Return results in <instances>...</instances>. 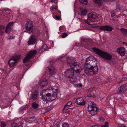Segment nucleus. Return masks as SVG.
<instances>
[{
  "mask_svg": "<svg viewBox=\"0 0 127 127\" xmlns=\"http://www.w3.org/2000/svg\"><path fill=\"white\" fill-rule=\"evenodd\" d=\"M36 31L37 32V34H38V35L39 34V33L40 32H39V31H38L37 30Z\"/></svg>",
  "mask_w": 127,
  "mask_h": 127,
  "instance_id": "6e6d98bb",
  "label": "nucleus"
},
{
  "mask_svg": "<svg viewBox=\"0 0 127 127\" xmlns=\"http://www.w3.org/2000/svg\"><path fill=\"white\" fill-rule=\"evenodd\" d=\"M116 8L120 9V6L119 5H117V6Z\"/></svg>",
  "mask_w": 127,
  "mask_h": 127,
  "instance_id": "864d4df0",
  "label": "nucleus"
},
{
  "mask_svg": "<svg viewBox=\"0 0 127 127\" xmlns=\"http://www.w3.org/2000/svg\"><path fill=\"white\" fill-rule=\"evenodd\" d=\"M118 53L122 56H124L125 54V49L123 47H121L117 49Z\"/></svg>",
  "mask_w": 127,
  "mask_h": 127,
  "instance_id": "dca6fc26",
  "label": "nucleus"
},
{
  "mask_svg": "<svg viewBox=\"0 0 127 127\" xmlns=\"http://www.w3.org/2000/svg\"><path fill=\"white\" fill-rule=\"evenodd\" d=\"M89 40L87 38H82L81 39V42H87Z\"/></svg>",
  "mask_w": 127,
  "mask_h": 127,
  "instance_id": "c85d7f7f",
  "label": "nucleus"
},
{
  "mask_svg": "<svg viewBox=\"0 0 127 127\" xmlns=\"http://www.w3.org/2000/svg\"><path fill=\"white\" fill-rule=\"evenodd\" d=\"M72 104V102L71 101H69L68 102L67 104L65 105L66 106H69L71 105Z\"/></svg>",
  "mask_w": 127,
  "mask_h": 127,
  "instance_id": "4c0bfd02",
  "label": "nucleus"
},
{
  "mask_svg": "<svg viewBox=\"0 0 127 127\" xmlns=\"http://www.w3.org/2000/svg\"><path fill=\"white\" fill-rule=\"evenodd\" d=\"M108 122H106L105 123L104 125L101 126V127H108Z\"/></svg>",
  "mask_w": 127,
  "mask_h": 127,
  "instance_id": "2f4dec72",
  "label": "nucleus"
},
{
  "mask_svg": "<svg viewBox=\"0 0 127 127\" xmlns=\"http://www.w3.org/2000/svg\"><path fill=\"white\" fill-rule=\"evenodd\" d=\"M70 106H66V105H65L64 106V109H65V110H68V109H71L70 108Z\"/></svg>",
  "mask_w": 127,
  "mask_h": 127,
  "instance_id": "a19ab883",
  "label": "nucleus"
},
{
  "mask_svg": "<svg viewBox=\"0 0 127 127\" xmlns=\"http://www.w3.org/2000/svg\"><path fill=\"white\" fill-rule=\"evenodd\" d=\"M68 34L66 32H64L63 33L62 35V38H64L68 36Z\"/></svg>",
  "mask_w": 127,
  "mask_h": 127,
  "instance_id": "f704fd0d",
  "label": "nucleus"
},
{
  "mask_svg": "<svg viewBox=\"0 0 127 127\" xmlns=\"http://www.w3.org/2000/svg\"><path fill=\"white\" fill-rule=\"evenodd\" d=\"M99 120L100 122H102L104 121V118L102 117H101L99 118Z\"/></svg>",
  "mask_w": 127,
  "mask_h": 127,
  "instance_id": "e433bc0d",
  "label": "nucleus"
},
{
  "mask_svg": "<svg viewBox=\"0 0 127 127\" xmlns=\"http://www.w3.org/2000/svg\"><path fill=\"white\" fill-rule=\"evenodd\" d=\"M18 125L17 123H13L11 125L12 127H18Z\"/></svg>",
  "mask_w": 127,
  "mask_h": 127,
  "instance_id": "c9c22d12",
  "label": "nucleus"
},
{
  "mask_svg": "<svg viewBox=\"0 0 127 127\" xmlns=\"http://www.w3.org/2000/svg\"><path fill=\"white\" fill-rule=\"evenodd\" d=\"M41 122V119H38V121H36L35 123H38V124H39Z\"/></svg>",
  "mask_w": 127,
  "mask_h": 127,
  "instance_id": "58836bf2",
  "label": "nucleus"
},
{
  "mask_svg": "<svg viewBox=\"0 0 127 127\" xmlns=\"http://www.w3.org/2000/svg\"><path fill=\"white\" fill-rule=\"evenodd\" d=\"M21 57L20 55H17L11 59L8 62V64L11 67H12L16 65V63Z\"/></svg>",
  "mask_w": 127,
  "mask_h": 127,
  "instance_id": "1a4fd4ad",
  "label": "nucleus"
},
{
  "mask_svg": "<svg viewBox=\"0 0 127 127\" xmlns=\"http://www.w3.org/2000/svg\"><path fill=\"white\" fill-rule=\"evenodd\" d=\"M97 61H90L88 63H85L87 66L91 67L94 70V72H97L98 70V68L97 66Z\"/></svg>",
  "mask_w": 127,
  "mask_h": 127,
  "instance_id": "423d86ee",
  "label": "nucleus"
},
{
  "mask_svg": "<svg viewBox=\"0 0 127 127\" xmlns=\"http://www.w3.org/2000/svg\"><path fill=\"white\" fill-rule=\"evenodd\" d=\"M48 82L47 80H42L40 81V82H39V84L42 87L46 86L48 84Z\"/></svg>",
  "mask_w": 127,
  "mask_h": 127,
  "instance_id": "6ab92c4d",
  "label": "nucleus"
},
{
  "mask_svg": "<svg viewBox=\"0 0 127 127\" xmlns=\"http://www.w3.org/2000/svg\"><path fill=\"white\" fill-rule=\"evenodd\" d=\"M87 96L88 97H93L94 98L95 97V95L93 93H91L90 94L87 95Z\"/></svg>",
  "mask_w": 127,
  "mask_h": 127,
  "instance_id": "cd10ccee",
  "label": "nucleus"
},
{
  "mask_svg": "<svg viewBox=\"0 0 127 127\" xmlns=\"http://www.w3.org/2000/svg\"><path fill=\"white\" fill-rule=\"evenodd\" d=\"M51 89L52 90V93H48L42 96V98L44 101H46V103H48L49 102L53 101L57 98V94L58 93V90L56 89L53 88L51 87L49 88L45 89V91H47Z\"/></svg>",
  "mask_w": 127,
  "mask_h": 127,
  "instance_id": "f257e3e1",
  "label": "nucleus"
},
{
  "mask_svg": "<svg viewBox=\"0 0 127 127\" xmlns=\"http://www.w3.org/2000/svg\"><path fill=\"white\" fill-rule=\"evenodd\" d=\"M14 38V37L13 38H11V37H10V38H9V39H13V38Z\"/></svg>",
  "mask_w": 127,
  "mask_h": 127,
  "instance_id": "e2e57ef3",
  "label": "nucleus"
},
{
  "mask_svg": "<svg viewBox=\"0 0 127 127\" xmlns=\"http://www.w3.org/2000/svg\"><path fill=\"white\" fill-rule=\"evenodd\" d=\"M74 71L72 69H67L65 72V76L67 78H72L74 75Z\"/></svg>",
  "mask_w": 127,
  "mask_h": 127,
  "instance_id": "9d476101",
  "label": "nucleus"
},
{
  "mask_svg": "<svg viewBox=\"0 0 127 127\" xmlns=\"http://www.w3.org/2000/svg\"><path fill=\"white\" fill-rule=\"evenodd\" d=\"M14 23L13 22H11L6 26L5 30V32L6 33H8L9 30H11V27L13 25Z\"/></svg>",
  "mask_w": 127,
  "mask_h": 127,
  "instance_id": "a211bd4d",
  "label": "nucleus"
},
{
  "mask_svg": "<svg viewBox=\"0 0 127 127\" xmlns=\"http://www.w3.org/2000/svg\"><path fill=\"white\" fill-rule=\"evenodd\" d=\"M98 109L96 105L94 102L89 101L88 103V110L92 115H94L97 113Z\"/></svg>",
  "mask_w": 127,
  "mask_h": 127,
  "instance_id": "7ed1b4c3",
  "label": "nucleus"
},
{
  "mask_svg": "<svg viewBox=\"0 0 127 127\" xmlns=\"http://www.w3.org/2000/svg\"><path fill=\"white\" fill-rule=\"evenodd\" d=\"M37 92L36 91H35L32 93V96L31 98L33 100H35L37 97Z\"/></svg>",
  "mask_w": 127,
  "mask_h": 127,
  "instance_id": "4be33fe9",
  "label": "nucleus"
},
{
  "mask_svg": "<svg viewBox=\"0 0 127 127\" xmlns=\"http://www.w3.org/2000/svg\"><path fill=\"white\" fill-rule=\"evenodd\" d=\"M124 43H125V45H126L127 46V43H125V42H123Z\"/></svg>",
  "mask_w": 127,
  "mask_h": 127,
  "instance_id": "bf43d9fd",
  "label": "nucleus"
},
{
  "mask_svg": "<svg viewBox=\"0 0 127 127\" xmlns=\"http://www.w3.org/2000/svg\"><path fill=\"white\" fill-rule=\"evenodd\" d=\"M79 2L81 3L86 4L88 2L87 0H79Z\"/></svg>",
  "mask_w": 127,
  "mask_h": 127,
  "instance_id": "c756f323",
  "label": "nucleus"
},
{
  "mask_svg": "<svg viewBox=\"0 0 127 127\" xmlns=\"http://www.w3.org/2000/svg\"><path fill=\"white\" fill-rule=\"evenodd\" d=\"M66 62L68 64L70 65H71L73 64V63H72V61L71 60L70 58L69 57L68 58L66 59Z\"/></svg>",
  "mask_w": 127,
  "mask_h": 127,
  "instance_id": "393cba45",
  "label": "nucleus"
},
{
  "mask_svg": "<svg viewBox=\"0 0 127 127\" xmlns=\"http://www.w3.org/2000/svg\"><path fill=\"white\" fill-rule=\"evenodd\" d=\"M60 17L59 16H58L57 15H56V19H57V20H59L60 19Z\"/></svg>",
  "mask_w": 127,
  "mask_h": 127,
  "instance_id": "49530a36",
  "label": "nucleus"
},
{
  "mask_svg": "<svg viewBox=\"0 0 127 127\" xmlns=\"http://www.w3.org/2000/svg\"><path fill=\"white\" fill-rule=\"evenodd\" d=\"M36 50H31L25 56L23 62L24 63H25L29 61L35 55L37 52Z\"/></svg>",
  "mask_w": 127,
  "mask_h": 127,
  "instance_id": "39448f33",
  "label": "nucleus"
},
{
  "mask_svg": "<svg viewBox=\"0 0 127 127\" xmlns=\"http://www.w3.org/2000/svg\"><path fill=\"white\" fill-rule=\"evenodd\" d=\"M103 1L105 2L112 1L113 0H103Z\"/></svg>",
  "mask_w": 127,
  "mask_h": 127,
  "instance_id": "a18cd8bd",
  "label": "nucleus"
},
{
  "mask_svg": "<svg viewBox=\"0 0 127 127\" xmlns=\"http://www.w3.org/2000/svg\"><path fill=\"white\" fill-rule=\"evenodd\" d=\"M80 9L81 14L83 15H85L87 13V10L85 8H80Z\"/></svg>",
  "mask_w": 127,
  "mask_h": 127,
  "instance_id": "412c9836",
  "label": "nucleus"
},
{
  "mask_svg": "<svg viewBox=\"0 0 127 127\" xmlns=\"http://www.w3.org/2000/svg\"><path fill=\"white\" fill-rule=\"evenodd\" d=\"M1 127H5L6 126L5 124L3 122H1Z\"/></svg>",
  "mask_w": 127,
  "mask_h": 127,
  "instance_id": "ea45409f",
  "label": "nucleus"
},
{
  "mask_svg": "<svg viewBox=\"0 0 127 127\" xmlns=\"http://www.w3.org/2000/svg\"><path fill=\"white\" fill-rule=\"evenodd\" d=\"M126 86L127 87V83L126 84Z\"/></svg>",
  "mask_w": 127,
  "mask_h": 127,
  "instance_id": "338daca9",
  "label": "nucleus"
},
{
  "mask_svg": "<svg viewBox=\"0 0 127 127\" xmlns=\"http://www.w3.org/2000/svg\"><path fill=\"white\" fill-rule=\"evenodd\" d=\"M35 117V116L31 117L29 118H28L29 119H33Z\"/></svg>",
  "mask_w": 127,
  "mask_h": 127,
  "instance_id": "3c124183",
  "label": "nucleus"
},
{
  "mask_svg": "<svg viewBox=\"0 0 127 127\" xmlns=\"http://www.w3.org/2000/svg\"><path fill=\"white\" fill-rule=\"evenodd\" d=\"M87 20L90 22H92L95 21V19L97 18H98L99 17H100V16L96 15L94 14H90V15H89L88 16Z\"/></svg>",
  "mask_w": 127,
  "mask_h": 127,
  "instance_id": "f8f14e48",
  "label": "nucleus"
},
{
  "mask_svg": "<svg viewBox=\"0 0 127 127\" xmlns=\"http://www.w3.org/2000/svg\"><path fill=\"white\" fill-rule=\"evenodd\" d=\"M8 16H5V17H7Z\"/></svg>",
  "mask_w": 127,
  "mask_h": 127,
  "instance_id": "774afa93",
  "label": "nucleus"
},
{
  "mask_svg": "<svg viewBox=\"0 0 127 127\" xmlns=\"http://www.w3.org/2000/svg\"><path fill=\"white\" fill-rule=\"evenodd\" d=\"M127 89V87L126 86V84H124L121 86L118 89V91L120 93H122L125 91Z\"/></svg>",
  "mask_w": 127,
  "mask_h": 127,
  "instance_id": "f3484780",
  "label": "nucleus"
},
{
  "mask_svg": "<svg viewBox=\"0 0 127 127\" xmlns=\"http://www.w3.org/2000/svg\"><path fill=\"white\" fill-rule=\"evenodd\" d=\"M62 127H69V124L66 123H64L63 124Z\"/></svg>",
  "mask_w": 127,
  "mask_h": 127,
  "instance_id": "72a5a7b5",
  "label": "nucleus"
},
{
  "mask_svg": "<svg viewBox=\"0 0 127 127\" xmlns=\"http://www.w3.org/2000/svg\"><path fill=\"white\" fill-rule=\"evenodd\" d=\"M36 37L35 35H32L29 38L28 44L29 45L33 44L36 41Z\"/></svg>",
  "mask_w": 127,
  "mask_h": 127,
  "instance_id": "ddd939ff",
  "label": "nucleus"
},
{
  "mask_svg": "<svg viewBox=\"0 0 127 127\" xmlns=\"http://www.w3.org/2000/svg\"><path fill=\"white\" fill-rule=\"evenodd\" d=\"M96 61V59L93 56H90L88 57L86 60L85 63H88L90 61Z\"/></svg>",
  "mask_w": 127,
  "mask_h": 127,
  "instance_id": "aec40b11",
  "label": "nucleus"
},
{
  "mask_svg": "<svg viewBox=\"0 0 127 127\" xmlns=\"http://www.w3.org/2000/svg\"><path fill=\"white\" fill-rule=\"evenodd\" d=\"M71 68L75 71V72L79 73L82 70V68L80 66L79 63L77 62H74L70 65Z\"/></svg>",
  "mask_w": 127,
  "mask_h": 127,
  "instance_id": "0eeeda50",
  "label": "nucleus"
},
{
  "mask_svg": "<svg viewBox=\"0 0 127 127\" xmlns=\"http://www.w3.org/2000/svg\"><path fill=\"white\" fill-rule=\"evenodd\" d=\"M92 50L101 58L104 59L111 60L112 59V55L109 53H106L95 47L93 48Z\"/></svg>",
  "mask_w": 127,
  "mask_h": 127,
  "instance_id": "f03ea898",
  "label": "nucleus"
},
{
  "mask_svg": "<svg viewBox=\"0 0 127 127\" xmlns=\"http://www.w3.org/2000/svg\"><path fill=\"white\" fill-rule=\"evenodd\" d=\"M76 80H70V82L72 84L75 83Z\"/></svg>",
  "mask_w": 127,
  "mask_h": 127,
  "instance_id": "79ce46f5",
  "label": "nucleus"
},
{
  "mask_svg": "<svg viewBox=\"0 0 127 127\" xmlns=\"http://www.w3.org/2000/svg\"><path fill=\"white\" fill-rule=\"evenodd\" d=\"M23 77V76H22V77H21V79H22V77Z\"/></svg>",
  "mask_w": 127,
  "mask_h": 127,
  "instance_id": "69168bd1",
  "label": "nucleus"
},
{
  "mask_svg": "<svg viewBox=\"0 0 127 127\" xmlns=\"http://www.w3.org/2000/svg\"><path fill=\"white\" fill-rule=\"evenodd\" d=\"M122 33L125 36H127V30L122 28L120 30Z\"/></svg>",
  "mask_w": 127,
  "mask_h": 127,
  "instance_id": "5701e85b",
  "label": "nucleus"
},
{
  "mask_svg": "<svg viewBox=\"0 0 127 127\" xmlns=\"http://www.w3.org/2000/svg\"><path fill=\"white\" fill-rule=\"evenodd\" d=\"M126 127L125 126H121L120 127Z\"/></svg>",
  "mask_w": 127,
  "mask_h": 127,
  "instance_id": "13d9d810",
  "label": "nucleus"
},
{
  "mask_svg": "<svg viewBox=\"0 0 127 127\" xmlns=\"http://www.w3.org/2000/svg\"><path fill=\"white\" fill-rule=\"evenodd\" d=\"M57 9V8L54 5H52L51 7L50 8V10L51 11H52L53 9Z\"/></svg>",
  "mask_w": 127,
  "mask_h": 127,
  "instance_id": "473e14b6",
  "label": "nucleus"
},
{
  "mask_svg": "<svg viewBox=\"0 0 127 127\" xmlns=\"http://www.w3.org/2000/svg\"><path fill=\"white\" fill-rule=\"evenodd\" d=\"M73 127H78V126L77 125H76Z\"/></svg>",
  "mask_w": 127,
  "mask_h": 127,
  "instance_id": "052dcab7",
  "label": "nucleus"
},
{
  "mask_svg": "<svg viewBox=\"0 0 127 127\" xmlns=\"http://www.w3.org/2000/svg\"><path fill=\"white\" fill-rule=\"evenodd\" d=\"M4 30H0V35H2L3 34V31Z\"/></svg>",
  "mask_w": 127,
  "mask_h": 127,
  "instance_id": "c03bdc74",
  "label": "nucleus"
},
{
  "mask_svg": "<svg viewBox=\"0 0 127 127\" xmlns=\"http://www.w3.org/2000/svg\"><path fill=\"white\" fill-rule=\"evenodd\" d=\"M32 22L29 19L26 21V24L25 25V28L26 30L24 32H28L31 34L32 32L33 31Z\"/></svg>",
  "mask_w": 127,
  "mask_h": 127,
  "instance_id": "20e7f679",
  "label": "nucleus"
},
{
  "mask_svg": "<svg viewBox=\"0 0 127 127\" xmlns=\"http://www.w3.org/2000/svg\"><path fill=\"white\" fill-rule=\"evenodd\" d=\"M115 15V14L114 13H112L111 14V16L112 17H113Z\"/></svg>",
  "mask_w": 127,
  "mask_h": 127,
  "instance_id": "09e8293b",
  "label": "nucleus"
},
{
  "mask_svg": "<svg viewBox=\"0 0 127 127\" xmlns=\"http://www.w3.org/2000/svg\"><path fill=\"white\" fill-rule=\"evenodd\" d=\"M29 124H31V123L33 124V123H32V122H29Z\"/></svg>",
  "mask_w": 127,
  "mask_h": 127,
  "instance_id": "0e129e2a",
  "label": "nucleus"
},
{
  "mask_svg": "<svg viewBox=\"0 0 127 127\" xmlns=\"http://www.w3.org/2000/svg\"><path fill=\"white\" fill-rule=\"evenodd\" d=\"M94 2L100 5L102 4V1L101 0H93Z\"/></svg>",
  "mask_w": 127,
  "mask_h": 127,
  "instance_id": "a878e982",
  "label": "nucleus"
},
{
  "mask_svg": "<svg viewBox=\"0 0 127 127\" xmlns=\"http://www.w3.org/2000/svg\"><path fill=\"white\" fill-rule=\"evenodd\" d=\"M4 27L3 26H0V30H4Z\"/></svg>",
  "mask_w": 127,
  "mask_h": 127,
  "instance_id": "37998d69",
  "label": "nucleus"
},
{
  "mask_svg": "<svg viewBox=\"0 0 127 127\" xmlns=\"http://www.w3.org/2000/svg\"><path fill=\"white\" fill-rule=\"evenodd\" d=\"M26 107L25 106H24L22 107L19 110V113H22L25 110H26Z\"/></svg>",
  "mask_w": 127,
  "mask_h": 127,
  "instance_id": "bb28decb",
  "label": "nucleus"
},
{
  "mask_svg": "<svg viewBox=\"0 0 127 127\" xmlns=\"http://www.w3.org/2000/svg\"><path fill=\"white\" fill-rule=\"evenodd\" d=\"M84 65L85 67L84 69L85 73L88 75H93L94 74H96L97 72H94V70L91 68L89 67L86 65L85 64H83Z\"/></svg>",
  "mask_w": 127,
  "mask_h": 127,
  "instance_id": "6e6552de",
  "label": "nucleus"
},
{
  "mask_svg": "<svg viewBox=\"0 0 127 127\" xmlns=\"http://www.w3.org/2000/svg\"><path fill=\"white\" fill-rule=\"evenodd\" d=\"M94 88H92L91 89H90L89 90V91H92L93 90H94Z\"/></svg>",
  "mask_w": 127,
  "mask_h": 127,
  "instance_id": "5fc2aeb1",
  "label": "nucleus"
},
{
  "mask_svg": "<svg viewBox=\"0 0 127 127\" xmlns=\"http://www.w3.org/2000/svg\"><path fill=\"white\" fill-rule=\"evenodd\" d=\"M52 64V62L51 61L50 66L48 67L49 70V77H53V75L56 73V69L55 68L54 66L51 65Z\"/></svg>",
  "mask_w": 127,
  "mask_h": 127,
  "instance_id": "9b49d317",
  "label": "nucleus"
},
{
  "mask_svg": "<svg viewBox=\"0 0 127 127\" xmlns=\"http://www.w3.org/2000/svg\"><path fill=\"white\" fill-rule=\"evenodd\" d=\"M53 0H51L50 1H51V2L52 3H53Z\"/></svg>",
  "mask_w": 127,
  "mask_h": 127,
  "instance_id": "680f3d73",
  "label": "nucleus"
},
{
  "mask_svg": "<svg viewBox=\"0 0 127 127\" xmlns=\"http://www.w3.org/2000/svg\"><path fill=\"white\" fill-rule=\"evenodd\" d=\"M113 29V28L112 27L109 26H101L99 27L100 30L107 31H111Z\"/></svg>",
  "mask_w": 127,
  "mask_h": 127,
  "instance_id": "4468645a",
  "label": "nucleus"
},
{
  "mask_svg": "<svg viewBox=\"0 0 127 127\" xmlns=\"http://www.w3.org/2000/svg\"><path fill=\"white\" fill-rule=\"evenodd\" d=\"M50 108H47L46 109L47 111L46 112V113L49 112L51 110V109Z\"/></svg>",
  "mask_w": 127,
  "mask_h": 127,
  "instance_id": "8fccbe9b",
  "label": "nucleus"
},
{
  "mask_svg": "<svg viewBox=\"0 0 127 127\" xmlns=\"http://www.w3.org/2000/svg\"><path fill=\"white\" fill-rule=\"evenodd\" d=\"M75 102L78 105L83 106L85 105V101L82 97H80L76 99Z\"/></svg>",
  "mask_w": 127,
  "mask_h": 127,
  "instance_id": "2eb2a0df",
  "label": "nucleus"
},
{
  "mask_svg": "<svg viewBox=\"0 0 127 127\" xmlns=\"http://www.w3.org/2000/svg\"><path fill=\"white\" fill-rule=\"evenodd\" d=\"M3 73V70H0V74L1 75Z\"/></svg>",
  "mask_w": 127,
  "mask_h": 127,
  "instance_id": "603ef678",
  "label": "nucleus"
},
{
  "mask_svg": "<svg viewBox=\"0 0 127 127\" xmlns=\"http://www.w3.org/2000/svg\"><path fill=\"white\" fill-rule=\"evenodd\" d=\"M74 86L76 87H81L82 86V85L81 83L75 84Z\"/></svg>",
  "mask_w": 127,
  "mask_h": 127,
  "instance_id": "7c9ffc66",
  "label": "nucleus"
},
{
  "mask_svg": "<svg viewBox=\"0 0 127 127\" xmlns=\"http://www.w3.org/2000/svg\"><path fill=\"white\" fill-rule=\"evenodd\" d=\"M32 108L34 109H37L38 107L39 106L38 104L36 103L35 102H33L32 103Z\"/></svg>",
  "mask_w": 127,
  "mask_h": 127,
  "instance_id": "b1692460",
  "label": "nucleus"
},
{
  "mask_svg": "<svg viewBox=\"0 0 127 127\" xmlns=\"http://www.w3.org/2000/svg\"><path fill=\"white\" fill-rule=\"evenodd\" d=\"M122 82V80H121L119 82H118V84H119L121 83Z\"/></svg>",
  "mask_w": 127,
  "mask_h": 127,
  "instance_id": "4d7b16f0",
  "label": "nucleus"
},
{
  "mask_svg": "<svg viewBox=\"0 0 127 127\" xmlns=\"http://www.w3.org/2000/svg\"><path fill=\"white\" fill-rule=\"evenodd\" d=\"M66 110H65V109H64V107L63 109V111L64 113H65L66 112Z\"/></svg>",
  "mask_w": 127,
  "mask_h": 127,
  "instance_id": "de8ad7c7",
  "label": "nucleus"
}]
</instances>
